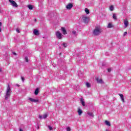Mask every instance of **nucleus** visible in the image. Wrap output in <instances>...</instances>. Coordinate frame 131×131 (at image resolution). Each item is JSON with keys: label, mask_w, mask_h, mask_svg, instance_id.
<instances>
[{"label": "nucleus", "mask_w": 131, "mask_h": 131, "mask_svg": "<svg viewBox=\"0 0 131 131\" xmlns=\"http://www.w3.org/2000/svg\"><path fill=\"white\" fill-rule=\"evenodd\" d=\"M16 32H17V33H20V31L18 29H16Z\"/></svg>", "instance_id": "nucleus-31"}, {"label": "nucleus", "mask_w": 131, "mask_h": 131, "mask_svg": "<svg viewBox=\"0 0 131 131\" xmlns=\"http://www.w3.org/2000/svg\"><path fill=\"white\" fill-rule=\"evenodd\" d=\"M78 114L79 116H80V115H81V114H82V111L81 110V109H80V108H78Z\"/></svg>", "instance_id": "nucleus-12"}, {"label": "nucleus", "mask_w": 131, "mask_h": 131, "mask_svg": "<svg viewBox=\"0 0 131 131\" xmlns=\"http://www.w3.org/2000/svg\"><path fill=\"white\" fill-rule=\"evenodd\" d=\"M2 31V28H0V32Z\"/></svg>", "instance_id": "nucleus-37"}, {"label": "nucleus", "mask_w": 131, "mask_h": 131, "mask_svg": "<svg viewBox=\"0 0 131 131\" xmlns=\"http://www.w3.org/2000/svg\"><path fill=\"white\" fill-rule=\"evenodd\" d=\"M106 131H110V130H108V129H106Z\"/></svg>", "instance_id": "nucleus-38"}, {"label": "nucleus", "mask_w": 131, "mask_h": 131, "mask_svg": "<svg viewBox=\"0 0 131 131\" xmlns=\"http://www.w3.org/2000/svg\"><path fill=\"white\" fill-rule=\"evenodd\" d=\"M105 123L106 124V125H107L108 126H110L111 125V124L110 123V122L106 120L105 121Z\"/></svg>", "instance_id": "nucleus-17"}, {"label": "nucleus", "mask_w": 131, "mask_h": 131, "mask_svg": "<svg viewBox=\"0 0 131 131\" xmlns=\"http://www.w3.org/2000/svg\"><path fill=\"white\" fill-rule=\"evenodd\" d=\"M86 86L87 88H91V84H90V83H89V82H86Z\"/></svg>", "instance_id": "nucleus-23"}, {"label": "nucleus", "mask_w": 131, "mask_h": 131, "mask_svg": "<svg viewBox=\"0 0 131 131\" xmlns=\"http://www.w3.org/2000/svg\"><path fill=\"white\" fill-rule=\"evenodd\" d=\"M82 19L84 23H88V22H89V17L85 15H83Z\"/></svg>", "instance_id": "nucleus-5"}, {"label": "nucleus", "mask_w": 131, "mask_h": 131, "mask_svg": "<svg viewBox=\"0 0 131 131\" xmlns=\"http://www.w3.org/2000/svg\"><path fill=\"white\" fill-rule=\"evenodd\" d=\"M127 34V32H125L124 33L123 36H125V35H126Z\"/></svg>", "instance_id": "nucleus-32"}, {"label": "nucleus", "mask_w": 131, "mask_h": 131, "mask_svg": "<svg viewBox=\"0 0 131 131\" xmlns=\"http://www.w3.org/2000/svg\"><path fill=\"white\" fill-rule=\"evenodd\" d=\"M72 33L73 34V35H74L75 36H76V35H77V34H76V31H73L72 32Z\"/></svg>", "instance_id": "nucleus-21"}, {"label": "nucleus", "mask_w": 131, "mask_h": 131, "mask_svg": "<svg viewBox=\"0 0 131 131\" xmlns=\"http://www.w3.org/2000/svg\"><path fill=\"white\" fill-rule=\"evenodd\" d=\"M73 7V5H72V4L71 3H70L67 5L66 8L67 10H70V9H71V8H72Z\"/></svg>", "instance_id": "nucleus-7"}, {"label": "nucleus", "mask_w": 131, "mask_h": 131, "mask_svg": "<svg viewBox=\"0 0 131 131\" xmlns=\"http://www.w3.org/2000/svg\"><path fill=\"white\" fill-rule=\"evenodd\" d=\"M110 11H113V10H114V7H113V6H111L110 7Z\"/></svg>", "instance_id": "nucleus-22"}, {"label": "nucleus", "mask_w": 131, "mask_h": 131, "mask_svg": "<svg viewBox=\"0 0 131 131\" xmlns=\"http://www.w3.org/2000/svg\"><path fill=\"white\" fill-rule=\"evenodd\" d=\"M62 46H63L64 48H67L68 45H67V43H63L62 44Z\"/></svg>", "instance_id": "nucleus-26"}, {"label": "nucleus", "mask_w": 131, "mask_h": 131, "mask_svg": "<svg viewBox=\"0 0 131 131\" xmlns=\"http://www.w3.org/2000/svg\"><path fill=\"white\" fill-rule=\"evenodd\" d=\"M112 70V69H111V68H108L107 69L108 72H111Z\"/></svg>", "instance_id": "nucleus-30"}, {"label": "nucleus", "mask_w": 131, "mask_h": 131, "mask_svg": "<svg viewBox=\"0 0 131 131\" xmlns=\"http://www.w3.org/2000/svg\"><path fill=\"white\" fill-rule=\"evenodd\" d=\"M39 118H40V119H42V116L41 115H39Z\"/></svg>", "instance_id": "nucleus-33"}, {"label": "nucleus", "mask_w": 131, "mask_h": 131, "mask_svg": "<svg viewBox=\"0 0 131 131\" xmlns=\"http://www.w3.org/2000/svg\"><path fill=\"white\" fill-rule=\"evenodd\" d=\"M25 59L26 60V62H28V57H27V56H26L25 57Z\"/></svg>", "instance_id": "nucleus-29"}, {"label": "nucleus", "mask_w": 131, "mask_h": 131, "mask_svg": "<svg viewBox=\"0 0 131 131\" xmlns=\"http://www.w3.org/2000/svg\"><path fill=\"white\" fill-rule=\"evenodd\" d=\"M102 31H103L102 30V29H101V27L98 26L93 31V34L94 35H99V34H101V33H102Z\"/></svg>", "instance_id": "nucleus-1"}, {"label": "nucleus", "mask_w": 131, "mask_h": 131, "mask_svg": "<svg viewBox=\"0 0 131 131\" xmlns=\"http://www.w3.org/2000/svg\"><path fill=\"white\" fill-rule=\"evenodd\" d=\"M2 26V22H0V27Z\"/></svg>", "instance_id": "nucleus-36"}, {"label": "nucleus", "mask_w": 131, "mask_h": 131, "mask_svg": "<svg viewBox=\"0 0 131 131\" xmlns=\"http://www.w3.org/2000/svg\"><path fill=\"white\" fill-rule=\"evenodd\" d=\"M28 99L29 100V101H30L31 102H33L34 103H36L37 102H38V99H33L32 98H29Z\"/></svg>", "instance_id": "nucleus-8"}, {"label": "nucleus", "mask_w": 131, "mask_h": 131, "mask_svg": "<svg viewBox=\"0 0 131 131\" xmlns=\"http://www.w3.org/2000/svg\"><path fill=\"white\" fill-rule=\"evenodd\" d=\"M113 18L114 20H117V17L116 16V14L115 13L113 14Z\"/></svg>", "instance_id": "nucleus-19"}, {"label": "nucleus", "mask_w": 131, "mask_h": 131, "mask_svg": "<svg viewBox=\"0 0 131 131\" xmlns=\"http://www.w3.org/2000/svg\"><path fill=\"white\" fill-rule=\"evenodd\" d=\"M128 20H127V19H124V28H126V27H127V26H128Z\"/></svg>", "instance_id": "nucleus-6"}, {"label": "nucleus", "mask_w": 131, "mask_h": 131, "mask_svg": "<svg viewBox=\"0 0 131 131\" xmlns=\"http://www.w3.org/2000/svg\"><path fill=\"white\" fill-rule=\"evenodd\" d=\"M2 71V70L0 69V72Z\"/></svg>", "instance_id": "nucleus-39"}, {"label": "nucleus", "mask_w": 131, "mask_h": 131, "mask_svg": "<svg viewBox=\"0 0 131 131\" xmlns=\"http://www.w3.org/2000/svg\"><path fill=\"white\" fill-rule=\"evenodd\" d=\"M85 12L86 14H90V10L88 8L85 9Z\"/></svg>", "instance_id": "nucleus-20"}, {"label": "nucleus", "mask_w": 131, "mask_h": 131, "mask_svg": "<svg viewBox=\"0 0 131 131\" xmlns=\"http://www.w3.org/2000/svg\"><path fill=\"white\" fill-rule=\"evenodd\" d=\"M55 34L56 35V37L58 38V39H61V38L63 37V35H62V33H61V32H60V31H57V32H56Z\"/></svg>", "instance_id": "nucleus-3"}, {"label": "nucleus", "mask_w": 131, "mask_h": 131, "mask_svg": "<svg viewBox=\"0 0 131 131\" xmlns=\"http://www.w3.org/2000/svg\"><path fill=\"white\" fill-rule=\"evenodd\" d=\"M96 80H97L98 83H104V82H103V80H102V79L97 78L96 79Z\"/></svg>", "instance_id": "nucleus-10"}, {"label": "nucleus", "mask_w": 131, "mask_h": 131, "mask_svg": "<svg viewBox=\"0 0 131 131\" xmlns=\"http://www.w3.org/2000/svg\"><path fill=\"white\" fill-rule=\"evenodd\" d=\"M33 33L35 35H38L39 34L38 31L36 29L34 30Z\"/></svg>", "instance_id": "nucleus-14"}, {"label": "nucleus", "mask_w": 131, "mask_h": 131, "mask_svg": "<svg viewBox=\"0 0 131 131\" xmlns=\"http://www.w3.org/2000/svg\"><path fill=\"white\" fill-rule=\"evenodd\" d=\"M119 96L120 97V99L123 103H124V97H123V95L121 94H119Z\"/></svg>", "instance_id": "nucleus-11"}, {"label": "nucleus", "mask_w": 131, "mask_h": 131, "mask_svg": "<svg viewBox=\"0 0 131 131\" xmlns=\"http://www.w3.org/2000/svg\"><path fill=\"white\" fill-rule=\"evenodd\" d=\"M39 91L38 90V88H37L35 90V92L34 94L36 96L37 95H38V93H39Z\"/></svg>", "instance_id": "nucleus-16"}, {"label": "nucleus", "mask_w": 131, "mask_h": 131, "mask_svg": "<svg viewBox=\"0 0 131 131\" xmlns=\"http://www.w3.org/2000/svg\"><path fill=\"white\" fill-rule=\"evenodd\" d=\"M61 30L63 34L64 35L67 34V31H66V29H65V28H61Z\"/></svg>", "instance_id": "nucleus-9"}, {"label": "nucleus", "mask_w": 131, "mask_h": 131, "mask_svg": "<svg viewBox=\"0 0 131 131\" xmlns=\"http://www.w3.org/2000/svg\"><path fill=\"white\" fill-rule=\"evenodd\" d=\"M48 128L49 130H53V127L51 126H48Z\"/></svg>", "instance_id": "nucleus-27"}, {"label": "nucleus", "mask_w": 131, "mask_h": 131, "mask_svg": "<svg viewBox=\"0 0 131 131\" xmlns=\"http://www.w3.org/2000/svg\"><path fill=\"white\" fill-rule=\"evenodd\" d=\"M114 27L113 25H112V23H110L107 25V28H112Z\"/></svg>", "instance_id": "nucleus-15"}, {"label": "nucleus", "mask_w": 131, "mask_h": 131, "mask_svg": "<svg viewBox=\"0 0 131 131\" xmlns=\"http://www.w3.org/2000/svg\"><path fill=\"white\" fill-rule=\"evenodd\" d=\"M10 4L13 6V7H14L15 8H17L18 7V5H17V3L14 1L13 0H9Z\"/></svg>", "instance_id": "nucleus-4"}, {"label": "nucleus", "mask_w": 131, "mask_h": 131, "mask_svg": "<svg viewBox=\"0 0 131 131\" xmlns=\"http://www.w3.org/2000/svg\"><path fill=\"white\" fill-rule=\"evenodd\" d=\"M47 117H48V115H47V114H45L42 116V118L43 119H46V118H47Z\"/></svg>", "instance_id": "nucleus-25"}, {"label": "nucleus", "mask_w": 131, "mask_h": 131, "mask_svg": "<svg viewBox=\"0 0 131 131\" xmlns=\"http://www.w3.org/2000/svg\"><path fill=\"white\" fill-rule=\"evenodd\" d=\"M13 54L14 55V56H17V53H15V52H13Z\"/></svg>", "instance_id": "nucleus-34"}, {"label": "nucleus", "mask_w": 131, "mask_h": 131, "mask_svg": "<svg viewBox=\"0 0 131 131\" xmlns=\"http://www.w3.org/2000/svg\"><path fill=\"white\" fill-rule=\"evenodd\" d=\"M28 8L29 9V10H32V9H33V7L32 5H28Z\"/></svg>", "instance_id": "nucleus-24"}, {"label": "nucleus", "mask_w": 131, "mask_h": 131, "mask_svg": "<svg viewBox=\"0 0 131 131\" xmlns=\"http://www.w3.org/2000/svg\"><path fill=\"white\" fill-rule=\"evenodd\" d=\"M67 131H71V128H70V127H67L66 128Z\"/></svg>", "instance_id": "nucleus-28"}, {"label": "nucleus", "mask_w": 131, "mask_h": 131, "mask_svg": "<svg viewBox=\"0 0 131 131\" xmlns=\"http://www.w3.org/2000/svg\"><path fill=\"white\" fill-rule=\"evenodd\" d=\"M11 97V87L8 85L5 95V100H8Z\"/></svg>", "instance_id": "nucleus-2"}, {"label": "nucleus", "mask_w": 131, "mask_h": 131, "mask_svg": "<svg viewBox=\"0 0 131 131\" xmlns=\"http://www.w3.org/2000/svg\"><path fill=\"white\" fill-rule=\"evenodd\" d=\"M87 114L89 115V116H91V117H94V114H93V113L88 112Z\"/></svg>", "instance_id": "nucleus-18"}, {"label": "nucleus", "mask_w": 131, "mask_h": 131, "mask_svg": "<svg viewBox=\"0 0 131 131\" xmlns=\"http://www.w3.org/2000/svg\"><path fill=\"white\" fill-rule=\"evenodd\" d=\"M21 80L23 82H24V78L23 77H21Z\"/></svg>", "instance_id": "nucleus-35"}, {"label": "nucleus", "mask_w": 131, "mask_h": 131, "mask_svg": "<svg viewBox=\"0 0 131 131\" xmlns=\"http://www.w3.org/2000/svg\"><path fill=\"white\" fill-rule=\"evenodd\" d=\"M80 102H81V104L82 105V106L83 107H84V106H85V102H84V100H83V99L81 98Z\"/></svg>", "instance_id": "nucleus-13"}]
</instances>
